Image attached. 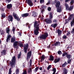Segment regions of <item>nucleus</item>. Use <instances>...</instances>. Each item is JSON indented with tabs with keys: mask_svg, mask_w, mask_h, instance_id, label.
<instances>
[{
	"mask_svg": "<svg viewBox=\"0 0 74 74\" xmlns=\"http://www.w3.org/2000/svg\"><path fill=\"white\" fill-rule=\"evenodd\" d=\"M34 27V34L35 35H38L39 34V32H38V30H39V24L37 22H35Z\"/></svg>",
	"mask_w": 74,
	"mask_h": 74,
	"instance_id": "nucleus-1",
	"label": "nucleus"
},
{
	"mask_svg": "<svg viewBox=\"0 0 74 74\" xmlns=\"http://www.w3.org/2000/svg\"><path fill=\"white\" fill-rule=\"evenodd\" d=\"M10 65L13 68L15 67V64H16V58L14 56L12 58V59L10 62Z\"/></svg>",
	"mask_w": 74,
	"mask_h": 74,
	"instance_id": "nucleus-2",
	"label": "nucleus"
},
{
	"mask_svg": "<svg viewBox=\"0 0 74 74\" xmlns=\"http://www.w3.org/2000/svg\"><path fill=\"white\" fill-rule=\"evenodd\" d=\"M48 33H46L45 34L40 36L39 37L41 39H43V40H44V39H45L48 37Z\"/></svg>",
	"mask_w": 74,
	"mask_h": 74,
	"instance_id": "nucleus-3",
	"label": "nucleus"
},
{
	"mask_svg": "<svg viewBox=\"0 0 74 74\" xmlns=\"http://www.w3.org/2000/svg\"><path fill=\"white\" fill-rule=\"evenodd\" d=\"M27 3L29 5L32 6L33 5V2L32 1L30 0H27Z\"/></svg>",
	"mask_w": 74,
	"mask_h": 74,
	"instance_id": "nucleus-4",
	"label": "nucleus"
},
{
	"mask_svg": "<svg viewBox=\"0 0 74 74\" xmlns=\"http://www.w3.org/2000/svg\"><path fill=\"white\" fill-rule=\"evenodd\" d=\"M28 44H26L25 45L24 48V50L25 53H27V48H28Z\"/></svg>",
	"mask_w": 74,
	"mask_h": 74,
	"instance_id": "nucleus-5",
	"label": "nucleus"
},
{
	"mask_svg": "<svg viewBox=\"0 0 74 74\" xmlns=\"http://www.w3.org/2000/svg\"><path fill=\"white\" fill-rule=\"evenodd\" d=\"M45 22L47 23H52V21L51 20H49V19H45Z\"/></svg>",
	"mask_w": 74,
	"mask_h": 74,
	"instance_id": "nucleus-6",
	"label": "nucleus"
},
{
	"mask_svg": "<svg viewBox=\"0 0 74 74\" xmlns=\"http://www.w3.org/2000/svg\"><path fill=\"white\" fill-rule=\"evenodd\" d=\"M31 55H32V53L31 52H29L28 53L27 57V60H28V59L30 58V56H31Z\"/></svg>",
	"mask_w": 74,
	"mask_h": 74,
	"instance_id": "nucleus-7",
	"label": "nucleus"
},
{
	"mask_svg": "<svg viewBox=\"0 0 74 74\" xmlns=\"http://www.w3.org/2000/svg\"><path fill=\"white\" fill-rule=\"evenodd\" d=\"M11 35H8V36H7V38L6 39V41L7 42H8L9 41H10V38H11Z\"/></svg>",
	"mask_w": 74,
	"mask_h": 74,
	"instance_id": "nucleus-8",
	"label": "nucleus"
},
{
	"mask_svg": "<svg viewBox=\"0 0 74 74\" xmlns=\"http://www.w3.org/2000/svg\"><path fill=\"white\" fill-rule=\"evenodd\" d=\"M63 74H67V70L65 68H64L63 69Z\"/></svg>",
	"mask_w": 74,
	"mask_h": 74,
	"instance_id": "nucleus-9",
	"label": "nucleus"
},
{
	"mask_svg": "<svg viewBox=\"0 0 74 74\" xmlns=\"http://www.w3.org/2000/svg\"><path fill=\"white\" fill-rule=\"evenodd\" d=\"M18 44V42H15L14 43L13 45L15 48H17L18 47H17V45Z\"/></svg>",
	"mask_w": 74,
	"mask_h": 74,
	"instance_id": "nucleus-10",
	"label": "nucleus"
},
{
	"mask_svg": "<svg viewBox=\"0 0 74 74\" xmlns=\"http://www.w3.org/2000/svg\"><path fill=\"white\" fill-rule=\"evenodd\" d=\"M46 8V6H44V5H43L42 6V11L41 12H44V9H45Z\"/></svg>",
	"mask_w": 74,
	"mask_h": 74,
	"instance_id": "nucleus-11",
	"label": "nucleus"
},
{
	"mask_svg": "<svg viewBox=\"0 0 74 74\" xmlns=\"http://www.w3.org/2000/svg\"><path fill=\"white\" fill-rule=\"evenodd\" d=\"M12 4H8L7 5V8L8 9H10L11 8H12Z\"/></svg>",
	"mask_w": 74,
	"mask_h": 74,
	"instance_id": "nucleus-12",
	"label": "nucleus"
},
{
	"mask_svg": "<svg viewBox=\"0 0 74 74\" xmlns=\"http://www.w3.org/2000/svg\"><path fill=\"white\" fill-rule=\"evenodd\" d=\"M60 2L58 1L56 3V7L58 8L59 6H60Z\"/></svg>",
	"mask_w": 74,
	"mask_h": 74,
	"instance_id": "nucleus-13",
	"label": "nucleus"
},
{
	"mask_svg": "<svg viewBox=\"0 0 74 74\" xmlns=\"http://www.w3.org/2000/svg\"><path fill=\"white\" fill-rule=\"evenodd\" d=\"M29 15L28 13H25L24 14H23L21 15V16L22 17H26L27 16Z\"/></svg>",
	"mask_w": 74,
	"mask_h": 74,
	"instance_id": "nucleus-14",
	"label": "nucleus"
},
{
	"mask_svg": "<svg viewBox=\"0 0 74 74\" xmlns=\"http://www.w3.org/2000/svg\"><path fill=\"white\" fill-rule=\"evenodd\" d=\"M44 59H45V56H44V55H43L41 57L40 60L41 62H42V61H44Z\"/></svg>",
	"mask_w": 74,
	"mask_h": 74,
	"instance_id": "nucleus-15",
	"label": "nucleus"
},
{
	"mask_svg": "<svg viewBox=\"0 0 74 74\" xmlns=\"http://www.w3.org/2000/svg\"><path fill=\"white\" fill-rule=\"evenodd\" d=\"M57 25H58V24H57L56 23L53 24L51 25V26L52 27H54V28H55L57 26Z\"/></svg>",
	"mask_w": 74,
	"mask_h": 74,
	"instance_id": "nucleus-16",
	"label": "nucleus"
},
{
	"mask_svg": "<svg viewBox=\"0 0 74 74\" xmlns=\"http://www.w3.org/2000/svg\"><path fill=\"white\" fill-rule=\"evenodd\" d=\"M8 18L9 20H10V21L12 22V20L13 19V17L12 16H8Z\"/></svg>",
	"mask_w": 74,
	"mask_h": 74,
	"instance_id": "nucleus-17",
	"label": "nucleus"
},
{
	"mask_svg": "<svg viewBox=\"0 0 74 74\" xmlns=\"http://www.w3.org/2000/svg\"><path fill=\"white\" fill-rule=\"evenodd\" d=\"M6 54V51L5 50H3L1 53L2 55H4Z\"/></svg>",
	"mask_w": 74,
	"mask_h": 74,
	"instance_id": "nucleus-18",
	"label": "nucleus"
},
{
	"mask_svg": "<svg viewBox=\"0 0 74 74\" xmlns=\"http://www.w3.org/2000/svg\"><path fill=\"white\" fill-rule=\"evenodd\" d=\"M59 60H60V59L59 58L55 59L54 61V62L56 63H57V62H59Z\"/></svg>",
	"mask_w": 74,
	"mask_h": 74,
	"instance_id": "nucleus-19",
	"label": "nucleus"
},
{
	"mask_svg": "<svg viewBox=\"0 0 74 74\" xmlns=\"http://www.w3.org/2000/svg\"><path fill=\"white\" fill-rule=\"evenodd\" d=\"M57 11L58 12H60L62 11V9L61 8H59L57 10Z\"/></svg>",
	"mask_w": 74,
	"mask_h": 74,
	"instance_id": "nucleus-20",
	"label": "nucleus"
},
{
	"mask_svg": "<svg viewBox=\"0 0 74 74\" xmlns=\"http://www.w3.org/2000/svg\"><path fill=\"white\" fill-rule=\"evenodd\" d=\"M58 35V36H60L61 35V31L59 29H58V30H57Z\"/></svg>",
	"mask_w": 74,
	"mask_h": 74,
	"instance_id": "nucleus-21",
	"label": "nucleus"
},
{
	"mask_svg": "<svg viewBox=\"0 0 74 74\" xmlns=\"http://www.w3.org/2000/svg\"><path fill=\"white\" fill-rule=\"evenodd\" d=\"M53 56H50V58L49 59V60H53Z\"/></svg>",
	"mask_w": 74,
	"mask_h": 74,
	"instance_id": "nucleus-22",
	"label": "nucleus"
},
{
	"mask_svg": "<svg viewBox=\"0 0 74 74\" xmlns=\"http://www.w3.org/2000/svg\"><path fill=\"white\" fill-rule=\"evenodd\" d=\"M15 41V38H11V42H14Z\"/></svg>",
	"mask_w": 74,
	"mask_h": 74,
	"instance_id": "nucleus-23",
	"label": "nucleus"
},
{
	"mask_svg": "<svg viewBox=\"0 0 74 74\" xmlns=\"http://www.w3.org/2000/svg\"><path fill=\"white\" fill-rule=\"evenodd\" d=\"M6 30L7 33H8V34H9V32H10V30L9 28H7Z\"/></svg>",
	"mask_w": 74,
	"mask_h": 74,
	"instance_id": "nucleus-24",
	"label": "nucleus"
},
{
	"mask_svg": "<svg viewBox=\"0 0 74 74\" xmlns=\"http://www.w3.org/2000/svg\"><path fill=\"white\" fill-rule=\"evenodd\" d=\"M13 16H14L15 19H16V17H17V14H15V13H13Z\"/></svg>",
	"mask_w": 74,
	"mask_h": 74,
	"instance_id": "nucleus-25",
	"label": "nucleus"
},
{
	"mask_svg": "<svg viewBox=\"0 0 74 74\" xmlns=\"http://www.w3.org/2000/svg\"><path fill=\"white\" fill-rule=\"evenodd\" d=\"M60 44V42H57L56 43H55V45L56 46H58Z\"/></svg>",
	"mask_w": 74,
	"mask_h": 74,
	"instance_id": "nucleus-26",
	"label": "nucleus"
},
{
	"mask_svg": "<svg viewBox=\"0 0 74 74\" xmlns=\"http://www.w3.org/2000/svg\"><path fill=\"white\" fill-rule=\"evenodd\" d=\"M52 71H53V74H55V73H56V69L55 68L53 69H52Z\"/></svg>",
	"mask_w": 74,
	"mask_h": 74,
	"instance_id": "nucleus-27",
	"label": "nucleus"
},
{
	"mask_svg": "<svg viewBox=\"0 0 74 74\" xmlns=\"http://www.w3.org/2000/svg\"><path fill=\"white\" fill-rule=\"evenodd\" d=\"M71 24L72 27L73 26V24H74V17L73 20V21L71 22Z\"/></svg>",
	"mask_w": 74,
	"mask_h": 74,
	"instance_id": "nucleus-28",
	"label": "nucleus"
},
{
	"mask_svg": "<svg viewBox=\"0 0 74 74\" xmlns=\"http://www.w3.org/2000/svg\"><path fill=\"white\" fill-rule=\"evenodd\" d=\"M49 18L50 19H52L53 18V16H52V15L51 14H50Z\"/></svg>",
	"mask_w": 74,
	"mask_h": 74,
	"instance_id": "nucleus-29",
	"label": "nucleus"
},
{
	"mask_svg": "<svg viewBox=\"0 0 74 74\" xmlns=\"http://www.w3.org/2000/svg\"><path fill=\"white\" fill-rule=\"evenodd\" d=\"M66 64H67V63L65 62V63L62 65V67H65V66H66Z\"/></svg>",
	"mask_w": 74,
	"mask_h": 74,
	"instance_id": "nucleus-30",
	"label": "nucleus"
},
{
	"mask_svg": "<svg viewBox=\"0 0 74 74\" xmlns=\"http://www.w3.org/2000/svg\"><path fill=\"white\" fill-rule=\"evenodd\" d=\"M12 71H11V68H10L9 69V74H11V73Z\"/></svg>",
	"mask_w": 74,
	"mask_h": 74,
	"instance_id": "nucleus-31",
	"label": "nucleus"
},
{
	"mask_svg": "<svg viewBox=\"0 0 74 74\" xmlns=\"http://www.w3.org/2000/svg\"><path fill=\"white\" fill-rule=\"evenodd\" d=\"M32 16H34V17H35V16H36V14L35 12H34L33 13Z\"/></svg>",
	"mask_w": 74,
	"mask_h": 74,
	"instance_id": "nucleus-32",
	"label": "nucleus"
},
{
	"mask_svg": "<svg viewBox=\"0 0 74 74\" xmlns=\"http://www.w3.org/2000/svg\"><path fill=\"white\" fill-rule=\"evenodd\" d=\"M38 67H37L35 69V70H34V72L35 73H36V72H37V71L38 70Z\"/></svg>",
	"mask_w": 74,
	"mask_h": 74,
	"instance_id": "nucleus-33",
	"label": "nucleus"
},
{
	"mask_svg": "<svg viewBox=\"0 0 74 74\" xmlns=\"http://www.w3.org/2000/svg\"><path fill=\"white\" fill-rule=\"evenodd\" d=\"M51 65H50L47 67V70H49V69H51Z\"/></svg>",
	"mask_w": 74,
	"mask_h": 74,
	"instance_id": "nucleus-34",
	"label": "nucleus"
},
{
	"mask_svg": "<svg viewBox=\"0 0 74 74\" xmlns=\"http://www.w3.org/2000/svg\"><path fill=\"white\" fill-rule=\"evenodd\" d=\"M74 1L73 0L71 1L70 2L71 5H73L74 3Z\"/></svg>",
	"mask_w": 74,
	"mask_h": 74,
	"instance_id": "nucleus-35",
	"label": "nucleus"
},
{
	"mask_svg": "<svg viewBox=\"0 0 74 74\" xmlns=\"http://www.w3.org/2000/svg\"><path fill=\"white\" fill-rule=\"evenodd\" d=\"M73 6H71L70 8H69V11H71V10L73 9Z\"/></svg>",
	"mask_w": 74,
	"mask_h": 74,
	"instance_id": "nucleus-36",
	"label": "nucleus"
},
{
	"mask_svg": "<svg viewBox=\"0 0 74 74\" xmlns=\"http://www.w3.org/2000/svg\"><path fill=\"white\" fill-rule=\"evenodd\" d=\"M2 17H3V18H5V14L3 13V14H2Z\"/></svg>",
	"mask_w": 74,
	"mask_h": 74,
	"instance_id": "nucleus-37",
	"label": "nucleus"
},
{
	"mask_svg": "<svg viewBox=\"0 0 74 74\" xmlns=\"http://www.w3.org/2000/svg\"><path fill=\"white\" fill-rule=\"evenodd\" d=\"M66 56L68 58H70V57H71V55H67Z\"/></svg>",
	"mask_w": 74,
	"mask_h": 74,
	"instance_id": "nucleus-38",
	"label": "nucleus"
},
{
	"mask_svg": "<svg viewBox=\"0 0 74 74\" xmlns=\"http://www.w3.org/2000/svg\"><path fill=\"white\" fill-rule=\"evenodd\" d=\"M67 54L66 53H63L62 54V56L63 57H64V56H66V55H67Z\"/></svg>",
	"mask_w": 74,
	"mask_h": 74,
	"instance_id": "nucleus-39",
	"label": "nucleus"
},
{
	"mask_svg": "<svg viewBox=\"0 0 74 74\" xmlns=\"http://www.w3.org/2000/svg\"><path fill=\"white\" fill-rule=\"evenodd\" d=\"M16 19H17V20L18 21H20V18H19L17 16L16 18H15Z\"/></svg>",
	"mask_w": 74,
	"mask_h": 74,
	"instance_id": "nucleus-40",
	"label": "nucleus"
},
{
	"mask_svg": "<svg viewBox=\"0 0 74 74\" xmlns=\"http://www.w3.org/2000/svg\"><path fill=\"white\" fill-rule=\"evenodd\" d=\"M21 53H20L18 55V59H19L21 58Z\"/></svg>",
	"mask_w": 74,
	"mask_h": 74,
	"instance_id": "nucleus-41",
	"label": "nucleus"
},
{
	"mask_svg": "<svg viewBox=\"0 0 74 74\" xmlns=\"http://www.w3.org/2000/svg\"><path fill=\"white\" fill-rule=\"evenodd\" d=\"M65 5L66 8V9H67V8H68V7H69V6L67 4V3H65Z\"/></svg>",
	"mask_w": 74,
	"mask_h": 74,
	"instance_id": "nucleus-42",
	"label": "nucleus"
},
{
	"mask_svg": "<svg viewBox=\"0 0 74 74\" xmlns=\"http://www.w3.org/2000/svg\"><path fill=\"white\" fill-rule=\"evenodd\" d=\"M27 73V72H26V71H23V72L22 73V74H26Z\"/></svg>",
	"mask_w": 74,
	"mask_h": 74,
	"instance_id": "nucleus-43",
	"label": "nucleus"
},
{
	"mask_svg": "<svg viewBox=\"0 0 74 74\" xmlns=\"http://www.w3.org/2000/svg\"><path fill=\"white\" fill-rule=\"evenodd\" d=\"M63 38L65 39L67 38V36L65 35H64L62 37Z\"/></svg>",
	"mask_w": 74,
	"mask_h": 74,
	"instance_id": "nucleus-44",
	"label": "nucleus"
},
{
	"mask_svg": "<svg viewBox=\"0 0 74 74\" xmlns=\"http://www.w3.org/2000/svg\"><path fill=\"white\" fill-rule=\"evenodd\" d=\"M58 53L59 55H61L62 54V52L60 51H59L58 52Z\"/></svg>",
	"mask_w": 74,
	"mask_h": 74,
	"instance_id": "nucleus-45",
	"label": "nucleus"
},
{
	"mask_svg": "<svg viewBox=\"0 0 74 74\" xmlns=\"http://www.w3.org/2000/svg\"><path fill=\"white\" fill-rule=\"evenodd\" d=\"M28 72H32V69L31 68H29L28 69Z\"/></svg>",
	"mask_w": 74,
	"mask_h": 74,
	"instance_id": "nucleus-46",
	"label": "nucleus"
},
{
	"mask_svg": "<svg viewBox=\"0 0 74 74\" xmlns=\"http://www.w3.org/2000/svg\"><path fill=\"white\" fill-rule=\"evenodd\" d=\"M71 33L72 34H74V28H73L72 29V31H71Z\"/></svg>",
	"mask_w": 74,
	"mask_h": 74,
	"instance_id": "nucleus-47",
	"label": "nucleus"
},
{
	"mask_svg": "<svg viewBox=\"0 0 74 74\" xmlns=\"http://www.w3.org/2000/svg\"><path fill=\"white\" fill-rule=\"evenodd\" d=\"M40 3H43L44 2V0H40Z\"/></svg>",
	"mask_w": 74,
	"mask_h": 74,
	"instance_id": "nucleus-48",
	"label": "nucleus"
},
{
	"mask_svg": "<svg viewBox=\"0 0 74 74\" xmlns=\"http://www.w3.org/2000/svg\"><path fill=\"white\" fill-rule=\"evenodd\" d=\"M0 31L1 32V34L2 35V34H4V32H3V30H1Z\"/></svg>",
	"mask_w": 74,
	"mask_h": 74,
	"instance_id": "nucleus-49",
	"label": "nucleus"
},
{
	"mask_svg": "<svg viewBox=\"0 0 74 74\" xmlns=\"http://www.w3.org/2000/svg\"><path fill=\"white\" fill-rule=\"evenodd\" d=\"M19 73V69H17L16 70V74H18Z\"/></svg>",
	"mask_w": 74,
	"mask_h": 74,
	"instance_id": "nucleus-50",
	"label": "nucleus"
},
{
	"mask_svg": "<svg viewBox=\"0 0 74 74\" xmlns=\"http://www.w3.org/2000/svg\"><path fill=\"white\" fill-rule=\"evenodd\" d=\"M32 60H31L29 61V64H30V65H32Z\"/></svg>",
	"mask_w": 74,
	"mask_h": 74,
	"instance_id": "nucleus-51",
	"label": "nucleus"
},
{
	"mask_svg": "<svg viewBox=\"0 0 74 74\" xmlns=\"http://www.w3.org/2000/svg\"><path fill=\"white\" fill-rule=\"evenodd\" d=\"M19 46L20 47H23V44L22 43L20 44H19Z\"/></svg>",
	"mask_w": 74,
	"mask_h": 74,
	"instance_id": "nucleus-52",
	"label": "nucleus"
},
{
	"mask_svg": "<svg viewBox=\"0 0 74 74\" xmlns=\"http://www.w3.org/2000/svg\"><path fill=\"white\" fill-rule=\"evenodd\" d=\"M48 11H51V8L49 7L48 8Z\"/></svg>",
	"mask_w": 74,
	"mask_h": 74,
	"instance_id": "nucleus-53",
	"label": "nucleus"
},
{
	"mask_svg": "<svg viewBox=\"0 0 74 74\" xmlns=\"http://www.w3.org/2000/svg\"><path fill=\"white\" fill-rule=\"evenodd\" d=\"M15 28L13 27V29H12V31H13L14 32V31H15Z\"/></svg>",
	"mask_w": 74,
	"mask_h": 74,
	"instance_id": "nucleus-54",
	"label": "nucleus"
},
{
	"mask_svg": "<svg viewBox=\"0 0 74 74\" xmlns=\"http://www.w3.org/2000/svg\"><path fill=\"white\" fill-rule=\"evenodd\" d=\"M73 16H74V15L73 14L71 15L70 16V17H72Z\"/></svg>",
	"mask_w": 74,
	"mask_h": 74,
	"instance_id": "nucleus-55",
	"label": "nucleus"
},
{
	"mask_svg": "<svg viewBox=\"0 0 74 74\" xmlns=\"http://www.w3.org/2000/svg\"><path fill=\"white\" fill-rule=\"evenodd\" d=\"M69 34H70V32H68V33L67 34V36H69Z\"/></svg>",
	"mask_w": 74,
	"mask_h": 74,
	"instance_id": "nucleus-56",
	"label": "nucleus"
},
{
	"mask_svg": "<svg viewBox=\"0 0 74 74\" xmlns=\"http://www.w3.org/2000/svg\"><path fill=\"white\" fill-rule=\"evenodd\" d=\"M56 21H57L56 20H53V21L54 22L56 23Z\"/></svg>",
	"mask_w": 74,
	"mask_h": 74,
	"instance_id": "nucleus-57",
	"label": "nucleus"
},
{
	"mask_svg": "<svg viewBox=\"0 0 74 74\" xmlns=\"http://www.w3.org/2000/svg\"><path fill=\"white\" fill-rule=\"evenodd\" d=\"M71 17L70 16L68 18V20L69 21L71 19V18L70 17Z\"/></svg>",
	"mask_w": 74,
	"mask_h": 74,
	"instance_id": "nucleus-58",
	"label": "nucleus"
},
{
	"mask_svg": "<svg viewBox=\"0 0 74 74\" xmlns=\"http://www.w3.org/2000/svg\"><path fill=\"white\" fill-rule=\"evenodd\" d=\"M19 35L20 36H21V33L19 32Z\"/></svg>",
	"mask_w": 74,
	"mask_h": 74,
	"instance_id": "nucleus-59",
	"label": "nucleus"
},
{
	"mask_svg": "<svg viewBox=\"0 0 74 74\" xmlns=\"http://www.w3.org/2000/svg\"><path fill=\"white\" fill-rule=\"evenodd\" d=\"M70 0H65V2H67L68 1H70Z\"/></svg>",
	"mask_w": 74,
	"mask_h": 74,
	"instance_id": "nucleus-60",
	"label": "nucleus"
},
{
	"mask_svg": "<svg viewBox=\"0 0 74 74\" xmlns=\"http://www.w3.org/2000/svg\"><path fill=\"white\" fill-rule=\"evenodd\" d=\"M7 1H8V3H9L11 1V0H7Z\"/></svg>",
	"mask_w": 74,
	"mask_h": 74,
	"instance_id": "nucleus-61",
	"label": "nucleus"
},
{
	"mask_svg": "<svg viewBox=\"0 0 74 74\" xmlns=\"http://www.w3.org/2000/svg\"><path fill=\"white\" fill-rule=\"evenodd\" d=\"M39 69L40 70H42V67H40L39 68Z\"/></svg>",
	"mask_w": 74,
	"mask_h": 74,
	"instance_id": "nucleus-62",
	"label": "nucleus"
},
{
	"mask_svg": "<svg viewBox=\"0 0 74 74\" xmlns=\"http://www.w3.org/2000/svg\"><path fill=\"white\" fill-rule=\"evenodd\" d=\"M49 4V2H48L46 4V5H48Z\"/></svg>",
	"mask_w": 74,
	"mask_h": 74,
	"instance_id": "nucleus-63",
	"label": "nucleus"
},
{
	"mask_svg": "<svg viewBox=\"0 0 74 74\" xmlns=\"http://www.w3.org/2000/svg\"><path fill=\"white\" fill-rule=\"evenodd\" d=\"M68 63H70V61H68Z\"/></svg>",
	"mask_w": 74,
	"mask_h": 74,
	"instance_id": "nucleus-64",
	"label": "nucleus"
}]
</instances>
